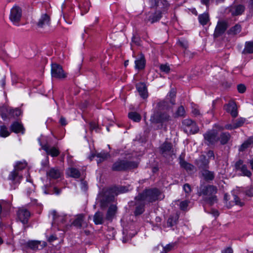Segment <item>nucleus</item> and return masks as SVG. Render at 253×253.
Segmentation results:
<instances>
[{
    "label": "nucleus",
    "instance_id": "nucleus-1",
    "mask_svg": "<svg viewBox=\"0 0 253 253\" xmlns=\"http://www.w3.org/2000/svg\"><path fill=\"white\" fill-rule=\"evenodd\" d=\"M137 198L144 202L150 203L163 199V196L160 191L154 188L145 190L142 193L138 195Z\"/></svg>",
    "mask_w": 253,
    "mask_h": 253
},
{
    "label": "nucleus",
    "instance_id": "nucleus-2",
    "mask_svg": "<svg viewBox=\"0 0 253 253\" xmlns=\"http://www.w3.org/2000/svg\"><path fill=\"white\" fill-rule=\"evenodd\" d=\"M217 192V188L213 185L201 186L198 191L199 195L206 196L208 198V201L211 205L217 201L216 196L215 194Z\"/></svg>",
    "mask_w": 253,
    "mask_h": 253
},
{
    "label": "nucleus",
    "instance_id": "nucleus-3",
    "mask_svg": "<svg viewBox=\"0 0 253 253\" xmlns=\"http://www.w3.org/2000/svg\"><path fill=\"white\" fill-rule=\"evenodd\" d=\"M137 165V163L134 162H130L124 160H119L114 164L112 167V169L116 171L125 170L136 168Z\"/></svg>",
    "mask_w": 253,
    "mask_h": 253
},
{
    "label": "nucleus",
    "instance_id": "nucleus-4",
    "mask_svg": "<svg viewBox=\"0 0 253 253\" xmlns=\"http://www.w3.org/2000/svg\"><path fill=\"white\" fill-rule=\"evenodd\" d=\"M183 129L188 134H194L199 131V127L196 124L190 119H185L182 121Z\"/></svg>",
    "mask_w": 253,
    "mask_h": 253
},
{
    "label": "nucleus",
    "instance_id": "nucleus-5",
    "mask_svg": "<svg viewBox=\"0 0 253 253\" xmlns=\"http://www.w3.org/2000/svg\"><path fill=\"white\" fill-rule=\"evenodd\" d=\"M22 16V9L17 6H14L10 10L9 19L13 24L16 26L19 25V22Z\"/></svg>",
    "mask_w": 253,
    "mask_h": 253
},
{
    "label": "nucleus",
    "instance_id": "nucleus-6",
    "mask_svg": "<svg viewBox=\"0 0 253 253\" xmlns=\"http://www.w3.org/2000/svg\"><path fill=\"white\" fill-rule=\"evenodd\" d=\"M51 73L53 78L62 79L66 77L62 67L56 63L51 64Z\"/></svg>",
    "mask_w": 253,
    "mask_h": 253
},
{
    "label": "nucleus",
    "instance_id": "nucleus-7",
    "mask_svg": "<svg viewBox=\"0 0 253 253\" xmlns=\"http://www.w3.org/2000/svg\"><path fill=\"white\" fill-rule=\"evenodd\" d=\"M30 215V211L23 207L19 208L17 211V219L23 224L28 223Z\"/></svg>",
    "mask_w": 253,
    "mask_h": 253
},
{
    "label": "nucleus",
    "instance_id": "nucleus-8",
    "mask_svg": "<svg viewBox=\"0 0 253 253\" xmlns=\"http://www.w3.org/2000/svg\"><path fill=\"white\" fill-rule=\"evenodd\" d=\"M50 18L49 15L46 13L42 14L37 22V26L39 28L46 29L50 25Z\"/></svg>",
    "mask_w": 253,
    "mask_h": 253
},
{
    "label": "nucleus",
    "instance_id": "nucleus-9",
    "mask_svg": "<svg viewBox=\"0 0 253 253\" xmlns=\"http://www.w3.org/2000/svg\"><path fill=\"white\" fill-rule=\"evenodd\" d=\"M40 145L42 146V149L44 150L47 155H49L52 157H57L59 154V150L55 147H51L48 142L45 144H42L40 142V139H39Z\"/></svg>",
    "mask_w": 253,
    "mask_h": 253
},
{
    "label": "nucleus",
    "instance_id": "nucleus-10",
    "mask_svg": "<svg viewBox=\"0 0 253 253\" xmlns=\"http://www.w3.org/2000/svg\"><path fill=\"white\" fill-rule=\"evenodd\" d=\"M224 109L226 111L230 114L231 116L235 118L238 116L237 105L233 101H230L228 103L225 105Z\"/></svg>",
    "mask_w": 253,
    "mask_h": 253
},
{
    "label": "nucleus",
    "instance_id": "nucleus-11",
    "mask_svg": "<svg viewBox=\"0 0 253 253\" xmlns=\"http://www.w3.org/2000/svg\"><path fill=\"white\" fill-rule=\"evenodd\" d=\"M236 169L242 172V175L248 177H251L252 175L251 172L248 169L246 165L243 164L242 160H239L235 164Z\"/></svg>",
    "mask_w": 253,
    "mask_h": 253
},
{
    "label": "nucleus",
    "instance_id": "nucleus-12",
    "mask_svg": "<svg viewBox=\"0 0 253 253\" xmlns=\"http://www.w3.org/2000/svg\"><path fill=\"white\" fill-rule=\"evenodd\" d=\"M161 153L165 156H172L174 154V151L172 149L171 143L168 142L164 143L160 147Z\"/></svg>",
    "mask_w": 253,
    "mask_h": 253
},
{
    "label": "nucleus",
    "instance_id": "nucleus-13",
    "mask_svg": "<svg viewBox=\"0 0 253 253\" xmlns=\"http://www.w3.org/2000/svg\"><path fill=\"white\" fill-rule=\"evenodd\" d=\"M52 216V219L54 220V223H65L67 222L69 219V217L67 215L61 214L57 215L56 211H53L50 213Z\"/></svg>",
    "mask_w": 253,
    "mask_h": 253
},
{
    "label": "nucleus",
    "instance_id": "nucleus-14",
    "mask_svg": "<svg viewBox=\"0 0 253 253\" xmlns=\"http://www.w3.org/2000/svg\"><path fill=\"white\" fill-rule=\"evenodd\" d=\"M26 246L33 250L42 249L46 246V243L39 241L32 240L26 243Z\"/></svg>",
    "mask_w": 253,
    "mask_h": 253
},
{
    "label": "nucleus",
    "instance_id": "nucleus-15",
    "mask_svg": "<svg viewBox=\"0 0 253 253\" xmlns=\"http://www.w3.org/2000/svg\"><path fill=\"white\" fill-rule=\"evenodd\" d=\"M245 119L242 118H238L232 121L231 124H227L224 127L226 129L232 130L242 126L245 123Z\"/></svg>",
    "mask_w": 253,
    "mask_h": 253
},
{
    "label": "nucleus",
    "instance_id": "nucleus-16",
    "mask_svg": "<svg viewBox=\"0 0 253 253\" xmlns=\"http://www.w3.org/2000/svg\"><path fill=\"white\" fill-rule=\"evenodd\" d=\"M78 3V7L81 10V14L86 13L90 8V3L88 0H76Z\"/></svg>",
    "mask_w": 253,
    "mask_h": 253
},
{
    "label": "nucleus",
    "instance_id": "nucleus-17",
    "mask_svg": "<svg viewBox=\"0 0 253 253\" xmlns=\"http://www.w3.org/2000/svg\"><path fill=\"white\" fill-rule=\"evenodd\" d=\"M22 175L14 169L9 173L8 178L15 183H19L22 179Z\"/></svg>",
    "mask_w": 253,
    "mask_h": 253
},
{
    "label": "nucleus",
    "instance_id": "nucleus-18",
    "mask_svg": "<svg viewBox=\"0 0 253 253\" xmlns=\"http://www.w3.org/2000/svg\"><path fill=\"white\" fill-rule=\"evenodd\" d=\"M136 87L140 96L143 99L148 97V91L146 84L143 83H139L136 84Z\"/></svg>",
    "mask_w": 253,
    "mask_h": 253
},
{
    "label": "nucleus",
    "instance_id": "nucleus-19",
    "mask_svg": "<svg viewBox=\"0 0 253 253\" xmlns=\"http://www.w3.org/2000/svg\"><path fill=\"white\" fill-rule=\"evenodd\" d=\"M169 119V116L167 114H163L161 115L154 114L151 117L150 121L153 123H159L168 121Z\"/></svg>",
    "mask_w": 253,
    "mask_h": 253
},
{
    "label": "nucleus",
    "instance_id": "nucleus-20",
    "mask_svg": "<svg viewBox=\"0 0 253 253\" xmlns=\"http://www.w3.org/2000/svg\"><path fill=\"white\" fill-rule=\"evenodd\" d=\"M227 28V24L224 21H219L217 23V26L215 29L214 35L218 37L223 34Z\"/></svg>",
    "mask_w": 253,
    "mask_h": 253
},
{
    "label": "nucleus",
    "instance_id": "nucleus-21",
    "mask_svg": "<svg viewBox=\"0 0 253 253\" xmlns=\"http://www.w3.org/2000/svg\"><path fill=\"white\" fill-rule=\"evenodd\" d=\"M204 136L205 140L209 142V144H212L217 141L216 133L214 130L208 131Z\"/></svg>",
    "mask_w": 253,
    "mask_h": 253
},
{
    "label": "nucleus",
    "instance_id": "nucleus-22",
    "mask_svg": "<svg viewBox=\"0 0 253 253\" xmlns=\"http://www.w3.org/2000/svg\"><path fill=\"white\" fill-rule=\"evenodd\" d=\"M244 6L242 5H235L230 7V11L232 15H238L241 14L244 11Z\"/></svg>",
    "mask_w": 253,
    "mask_h": 253
},
{
    "label": "nucleus",
    "instance_id": "nucleus-23",
    "mask_svg": "<svg viewBox=\"0 0 253 253\" xmlns=\"http://www.w3.org/2000/svg\"><path fill=\"white\" fill-rule=\"evenodd\" d=\"M46 173L47 177L52 179H57L61 175V171L57 168H51Z\"/></svg>",
    "mask_w": 253,
    "mask_h": 253
},
{
    "label": "nucleus",
    "instance_id": "nucleus-24",
    "mask_svg": "<svg viewBox=\"0 0 253 253\" xmlns=\"http://www.w3.org/2000/svg\"><path fill=\"white\" fill-rule=\"evenodd\" d=\"M145 60L144 56L141 55L140 56L135 60V68L137 70H142L145 66Z\"/></svg>",
    "mask_w": 253,
    "mask_h": 253
},
{
    "label": "nucleus",
    "instance_id": "nucleus-25",
    "mask_svg": "<svg viewBox=\"0 0 253 253\" xmlns=\"http://www.w3.org/2000/svg\"><path fill=\"white\" fill-rule=\"evenodd\" d=\"M137 201V206L136 207L135 210L134 211V214L135 215H139L142 213L144 211V205L146 203V202H144L143 201L139 200L137 197L135 198Z\"/></svg>",
    "mask_w": 253,
    "mask_h": 253
},
{
    "label": "nucleus",
    "instance_id": "nucleus-26",
    "mask_svg": "<svg viewBox=\"0 0 253 253\" xmlns=\"http://www.w3.org/2000/svg\"><path fill=\"white\" fill-rule=\"evenodd\" d=\"M202 174L204 179L206 181L212 180L214 178V172L207 169L203 170L202 171Z\"/></svg>",
    "mask_w": 253,
    "mask_h": 253
},
{
    "label": "nucleus",
    "instance_id": "nucleus-27",
    "mask_svg": "<svg viewBox=\"0 0 253 253\" xmlns=\"http://www.w3.org/2000/svg\"><path fill=\"white\" fill-rule=\"evenodd\" d=\"M66 173L68 176L75 178H79L81 175L79 170L74 168H69L66 171Z\"/></svg>",
    "mask_w": 253,
    "mask_h": 253
},
{
    "label": "nucleus",
    "instance_id": "nucleus-28",
    "mask_svg": "<svg viewBox=\"0 0 253 253\" xmlns=\"http://www.w3.org/2000/svg\"><path fill=\"white\" fill-rule=\"evenodd\" d=\"M179 215L177 213L170 215V217L168 218L167 222V226L172 227L176 224Z\"/></svg>",
    "mask_w": 253,
    "mask_h": 253
},
{
    "label": "nucleus",
    "instance_id": "nucleus-29",
    "mask_svg": "<svg viewBox=\"0 0 253 253\" xmlns=\"http://www.w3.org/2000/svg\"><path fill=\"white\" fill-rule=\"evenodd\" d=\"M199 23L203 26L206 25L210 21V17L208 13L205 12L198 16Z\"/></svg>",
    "mask_w": 253,
    "mask_h": 253
},
{
    "label": "nucleus",
    "instance_id": "nucleus-30",
    "mask_svg": "<svg viewBox=\"0 0 253 253\" xmlns=\"http://www.w3.org/2000/svg\"><path fill=\"white\" fill-rule=\"evenodd\" d=\"M93 221L97 225L102 224L104 221L103 213L100 211L96 212L93 217Z\"/></svg>",
    "mask_w": 253,
    "mask_h": 253
},
{
    "label": "nucleus",
    "instance_id": "nucleus-31",
    "mask_svg": "<svg viewBox=\"0 0 253 253\" xmlns=\"http://www.w3.org/2000/svg\"><path fill=\"white\" fill-rule=\"evenodd\" d=\"M11 129L15 133H23V126L19 123L16 122L13 123L11 126Z\"/></svg>",
    "mask_w": 253,
    "mask_h": 253
},
{
    "label": "nucleus",
    "instance_id": "nucleus-32",
    "mask_svg": "<svg viewBox=\"0 0 253 253\" xmlns=\"http://www.w3.org/2000/svg\"><path fill=\"white\" fill-rule=\"evenodd\" d=\"M117 211V207L115 205H111L110 206L106 214V218L110 220L112 218L116 213Z\"/></svg>",
    "mask_w": 253,
    "mask_h": 253
},
{
    "label": "nucleus",
    "instance_id": "nucleus-33",
    "mask_svg": "<svg viewBox=\"0 0 253 253\" xmlns=\"http://www.w3.org/2000/svg\"><path fill=\"white\" fill-rule=\"evenodd\" d=\"M162 17V13L160 11H157L153 15L149 16V18L147 20L148 21L151 22V23L159 20Z\"/></svg>",
    "mask_w": 253,
    "mask_h": 253
},
{
    "label": "nucleus",
    "instance_id": "nucleus-34",
    "mask_svg": "<svg viewBox=\"0 0 253 253\" xmlns=\"http://www.w3.org/2000/svg\"><path fill=\"white\" fill-rule=\"evenodd\" d=\"M109 154L104 151H101L100 153H98L96 156L97 158V163H101L105 160L107 159L109 157Z\"/></svg>",
    "mask_w": 253,
    "mask_h": 253
},
{
    "label": "nucleus",
    "instance_id": "nucleus-35",
    "mask_svg": "<svg viewBox=\"0 0 253 253\" xmlns=\"http://www.w3.org/2000/svg\"><path fill=\"white\" fill-rule=\"evenodd\" d=\"M27 166V163L25 161L17 162L14 165V169L20 172V171L26 168Z\"/></svg>",
    "mask_w": 253,
    "mask_h": 253
},
{
    "label": "nucleus",
    "instance_id": "nucleus-36",
    "mask_svg": "<svg viewBox=\"0 0 253 253\" xmlns=\"http://www.w3.org/2000/svg\"><path fill=\"white\" fill-rule=\"evenodd\" d=\"M179 164L182 168L185 169L187 171L192 170L194 168V166L193 165L186 162L184 160L181 158H180Z\"/></svg>",
    "mask_w": 253,
    "mask_h": 253
},
{
    "label": "nucleus",
    "instance_id": "nucleus-37",
    "mask_svg": "<svg viewBox=\"0 0 253 253\" xmlns=\"http://www.w3.org/2000/svg\"><path fill=\"white\" fill-rule=\"evenodd\" d=\"M241 31V26L239 24H236L234 26L231 27L228 31L229 35H235L239 33Z\"/></svg>",
    "mask_w": 253,
    "mask_h": 253
},
{
    "label": "nucleus",
    "instance_id": "nucleus-38",
    "mask_svg": "<svg viewBox=\"0 0 253 253\" xmlns=\"http://www.w3.org/2000/svg\"><path fill=\"white\" fill-rule=\"evenodd\" d=\"M230 138V135L228 132L222 133L220 136L219 140L222 144H225L228 142Z\"/></svg>",
    "mask_w": 253,
    "mask_h": 253
},
{
    "label": "nucleus",
    "instance_id": "nucleus-39",
    "mask_svg": "<svg viewBox=\"0 0 253 253\" xmlns=\"http://www.w3.org/2000/svg\"><path fill=\"white\" fill-rule=\"evenodd\" d=\"M128 118L135 122H138L141 120V116L137 113L134 112H130L128 115Z\"/></svg>",
    "mask_w": 253,
    "mask_h": 253
},
{
    "label": "nucleus",
    "instance_id": "nucleus-40",
    "mask_svg": "<svg viewBox=\"0 0 253 253\" xmlns=\"http://www.w3.org/2000/svg\"><path fill=\"white\" fill-rule=\"evenodd\" d=\"M83 218L84 216L82 214L79 215L73 222V225L78 228H81L82 227Z\"/></svg>",
    "mask_w": 253,
    "mask_h": 253
},
{
    "label": "nucleus",
    "instance_id": "nucleus-41",
    "mask_svg": "<svg viewBox=\"0 0 253 253\" xmlns=\"http://www.w3.org/2000/svg\"><path fill=\"white\" fill-rule=\"evenodd\" d=\"M9 134L10 132L6 126L4 125L0 126V136L6 137L9 136Z\"/></svg>",
    "mask_w": 253,
    "mask_h": 253
},
{
    "label": "nucleus",
    "instance_id": "nucleus-42",
    "mask_svg": "<svg viewBox=\"0 0 253 253\" xmlns=\"http://www.w3.org/2000/svg\"><path fill=\"white\" fill-rule=\"evenodd\" d=\"M244 52L249 53H253V42H246Z\"/></svg>",
    "mask_w": 253,
    "mask_h": 253
},
{
    "label": "nucleus",
    "instance_id": "nucleus-43",
    "mask_svg": "<svg viewBox=\"0 0 253 253\" xmlns=\"http://www.w3.org/2000/svg\"><path fill=\"white\" fill-rule=\"evenodd\" d=\"M21 110L18 108H16L15 109H10L9 110V114L13 117H18L21 115Z\"/></svg>",
    "mask_w": 253,
    "mask_h": 253
},
{
    "label": "nucleus",
    "instance_id": "nucleus-44",
    "mask_svg": "<svg viewBox=\"0 0 253 253\" xmlns=\"http://www.w3.org/2000/svg\"><path fill=\"white\" fill-rule=\"evenodd\" d=\"M185 114V111L183 106H181L179 107L175 113V115L177 117H183Z\"/></svg>",
    "mask_w": 253,
    "mask_h": 253
},
{
    "label": "nucleus",
    "instance_id": "nucleus-45",
    "mask_svg": "<svg viewBox=\"0 0 253 253\" xmlns=\"http://www.w3.org/2000/svg\"><path fill=\"white\" fill-rule=\"evenodd\" d=\"M189 202L187 200L181 201L179 204V207L181 210L185 211L187 210Z\"/></svg>",
    "mask_w": 253,
    "mask_h": 253
},
{
    "label": "nucleus",
    "instance_id": "nucleus-46",
    "mask_svg": "<svg viewBox=\"0 0 253 253\" xmlns=\"http://www.w3.org/2000/svg\"><path fill=\"white\" fill-rule=\"evenodd\" d=\"M174 246V244H169L163 248L162 253H166L170 251Z\"/></svg>",
    "mask_w": 253,
    "mask_h": 253
},
{
    "label": "nucleus",
    "instance_id": "nucleus-47",
    "mask_svg": "<svg viewBox=\"0 0 253 253\" xmlns=\"http://www.w3.org/2000/svg\"><path fill=\"white\" fill-rule=\"evenodd\" d=\"M160 69L162 71L168 73L170 71V67L167 64H162L160 66Z\"/></svg>",
    "mask_w": 253,
    "mask_h": 253
},
{
    "label": "nucleus",
    "instance_id": "nucleus-48",
    "mask_svg": "<svg viewBox=\"0 0 253 253\" xmlns=\"http://www.w3.org/2000/svg\"><path fill=\"white\" fill-rule=\"evenodd\" d=\"M251 144L250 143L249 141L247 139L246 141H245L241 146L239 150L241 151H244L245 149L247 148L250 146Z\"/></svg>",
    "mask_w": 253,
    "mask_h": 253
},
{
    "label": "nucleus",
    "instance_id": "nucleus-49",
    "mask_svg": "<svg viewBox=\"0 0 253 253\" xmlns=\"http://www.w3.org/2000/svg\"><path fill=\"white\" fill-rule=\"evenodd\" d=\"M34 189L35 186L33 183H30L28 187V189H27V194L30 196L31 194L34 193Z\"/></svg>",
    "mask_w": 253,
    "mask_h": 253
},
{
    "label": "nucleus",
    "instance_id": "nucleus-50",
    "mask_svg": "<svg viewBox=\"0 0 253 253\" xmlns=\"http://www.w3.org/2000/svg\"><path fill=\"white\" fill-rule=\"evenodd\" d=\"M179 43L182 47H183L185 49H186L188 46L187 41L184 40L179 41Z\"/></svg>",
    "mask_w": 253,
    "mask_h": 253
},
{
    "label": "nucleus",
    "instance_id": "nucleus-51",
    "mask_svg": "<svg viewBox=\"0 0 253 253\" xmlns=\"http://www.w3.org/2000/svg\"><path fill=\"white\" fill-rule=\"evenodd\" d=\"M238 90L240 93H244L246 90V86L245 85L240 84L238 85Z\"/></svg>",
    "mask_w": 253,
    "mask_h": 253
},
{
    "label": "nucleus",
    "instance_id": "nucleus-52",
    "mask_svg": "<svg viewBox=\"0 0 253 253\" xmlns=\"http://www.w3.org/2000/svg\"><path fill=\"white\" fill-rule=\"evenodd\" d=\"M183 190L186 193H189L191 191L190 186L188 184H185L183 186Z\"/></svg>",
    "mask_w": 253,
    "mask_h": 253
},
{
    "label": "nucleus",
    "instance_id": "nucleus-53",
    "mask_svg": "<svg viewBox=\"0 0 253 253\" xmlns=\"http://www.w3.org/2000/svg\"><path fill=\"white\" fill-rule=\"evenodd\" d=\"M234 201L236 205H240V206H242L243 204L242 202H241L240 199L236 196H234Z\"/></svg>",
    "mask_w": 253,
    "mask_h": 253
},
{
    "label": "nucleus",
    "instance_id": "nucleus-54",
    "mask_svg": "<svg viewBox=\"0 0 253 253\" xmlns=\"http://www.w3.org/2000/svg\"><path fill=\"white\" fill-rule=\"evenodd\" d=\"M246 194L249 196H253V187H250L246 190Z\"/></svg>",
    "mask_w": 253,
    "mask_h": 253
},
{
    "label": "nucleus",
    "instance_id": "nucleus-55",
    "mask_svg": "<svg viewBox=\"0 0 253 253\" xmlns=\"http://www.w3.org/2000/svg\"><path fill=\"white\" fill-rule=\"evenodd\" d=\"M207 156H208L209 159H214V155L213 152L212 151H211V150L209 151L207 153Z\"/></svg>",
    "mask_w": 253,
    "mask_h": 253
},
{
    "label": "nucleus",
    "instance_id": "nucleus-56",
    "mask_svg": "<svg viewBox=\"0 0 253 253\" xmlns=\"http://www.w3.org/2000/svg\"><path fill=\"white\" fill-rule=\"evenodd\" d=\"M201 161H203V165H204V166H206L209 163V160L206 159V157L205 156H202L201 157Z\"/></svg>",
    "mask_w": 253,
    "mask_h": 253
},
{
    "label": "nucleus",
    "instance_id": "nucleus-57",
    "mask_svg": "<svg viewBox=\"0 0 253 253\" xmlns=\"http://www.w3.org/2000/svg\"><path fill=\"white\" fill-rule=\"evenodd\" d=\"M81 188L84 191H85L87 190V183H86V182L82 181L81 182Z\"/></svg>",
    "mask_w": 253,
    "mask_h": 253
},
{
    "label": "nucleus",
    "instance_id": "nucleus-58",
    "mask_svg": "<svg viewBox=\"0 0 253 253\" xmlns=\"http://www.w3.org/2000/svg\"><path fill=\"white\" fill-rule=\"evenodd\" d=\"M192 113L195 116H198L200 115V111L198 108H193L192 110Z\"/></svg>",
    "mask_w": 253,
    "mask_h": 253
},
{
    "label": "nucleus",
    "instance_id": "nucleus-59",
    "mask_svg": "<svg viewBox=\"0 0 253 253\" xmlns=\"http://www.w3.org/2000/svg\"><path fill=\"white\" fill-rule=\"evenodd\" d=\"M89 127H90V129L91 130H93V129H96V128L97 127V126H96V124L95 123H94V122H91L89 124Z\"/></svg>",
    "mask_w": 253,
    "mask_h": 253
},
{
    "label": "nucleus",
    "instance_id": "nucleus-60",
    "mask_svg": "<svg viewBox=\"0 0 253 253\" xmlns=\"http://www.w3.org/2000/svg\"><path fill=\"white\" fill-rule=\"evenodd\" d=\"M221 253H233V250L230 248H227L223 250Z\"/></svg>",
    "mask_w": 253,
    "mask_h": 253
},
{
    "label": "nucleus",
    "instance_id": "nucleus-61",
    "mask_svg": "<svg viewBox=\"0 0 253 253\" xmlns=\"http://www.w3.org/2000/svg\"><path fill=\"white\" fill-rule=\"evenodd\" d=\"M169 97L172 99L175 96V91L174 89H171L169 93Z\"/></svg>",
    "mask_w": 253,
    "mask_h": 253
},
{
    "label": "nucleus",
    "instance_id": "nucleus-62",
    "mask_svg": "<svg viewBox=\"0 0 253 253\" xmlns=\"http://www.w3.org/2000/svg\"><path fill=\"white\" fill-rule=\"evenodd\" d=\"M60 123L62 126L66 125L67 124L66 119L64 118H63V117H61V118L60 119Z\"/></svg>",
    "mask_w": 253,
    "mask_h": 253
},
{
    "label": "nucleus",
    "instance_id": "nucleus-63",
    "mask_svg": "<svg viewBox=\"0 0 253 253\" xmlns=\"http://www.w3.org/2000/svg\"><path fill=\"white\" fill-rule=\"evenodd\" d=\"M210 0H201V1L202 4L206 5L208 7L209 6Z\"/></svg>",
    "mask_w": 253,
    "mask_h": 253
},
{
    "label": "nucleus",
    "instance_id": "nucleus-64",
    "mask_svg": "<svg viewBox=\"0 0 253 253\" xmlns=\"http://www.w3.org/2000/svg\"><path fill=\"white\" fill-rule=\"evenodd\" d=\"M31 203H32V205H37V206L39 205L37 199L31 198Z\"/></svg>",
    "mask_w": 253,
    "mask_h": 253
}]
</instances>
